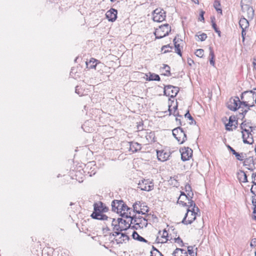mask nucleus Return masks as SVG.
Wrapping results in <instances>:
<instances>
[{
  "instance_id": "1",
  "label": "nucleus",
  "mask_w": 256,
  "mask_h": 256,
  "mask_svg": "<svg viewBox=\"0 0 256 256\" xmlns=\"http://www.w3.org/2000/svg\"><path fill=\"white\" fill-rule=\"evenodd\" d=\"M242 104H243L244 110H241L242 112H240V114H242V118L250 110V107L254 106L256 104V90H252L250 91H246L244 92L241 96Z\"/></svg>"
},
{
  "instance_id": "2",
  "label": "nucleus",
  "mask_w": 256,
  "mask_h": 256,
  "mask_svg": "<svg viewBox=\"0 0 256 256\" xmlns=\"http://www.w3.org/2000/svg\"><path fill=\"white\" fill-rule=\"evenodd\" d=\"M112 210L120 214L122 216L123 212L128 210V207L122 200H114L112 203Z\"/></svg>"
},
{
  "instance_id": "3",
  "label": "nucleus",
  "mask_w": 256,
  "mask_h": 256,
  "mask_svg": "<svg viewBox=\"0 0 256 256\" xmlns=\"http://www.w3.org/2000/svg\"><path fill=\"white\" fill-rule=\"evenodd\" d=\"M227 107L229 110L232 111H236L239 108L244 109L243 104H242V102L238 97L230 98L227 102Z\"/></svg>"
},
{
  "instance_id": "4",
  "label": "nucleus",
  "mask_w": 256,
  "mask_h": 256,
  "mask_svg": "<svg viewBox=\"0 0 256 256\" xmlns=\"http://www.w3.org/2000/svg\"><path fill=\"white\" fill-rule=\"evenodd\" d=\"M197 212L194 208H192L191 210L188 209L182 222L185 224H191L196 218Z\"/></svg>"
},
{
  "instance_id": "5",
  "label": "nucleus",
  "mask_w": 256,
  "mask_h": 256,
  "mask_svg": "<svg viewBox=\"0 0 256 256\" xmlns=\"http://www.w3.org/2000/svg\"><path fill=\"white\" fill-rule=\"evenodd\" d=\"M130 223L134 224L133 228L136 230L145 228L148 225V221L146 218L137 216L134 217V218L130 220Z\"/></svg>"
},
{
  "instance_id": "6",
  "label": "nucleus",
  "mask_w": 256,
  "mask_h": 256,
  "mask_svg": "<svg viewBox=\"0 0 256 256\" xmlns=\"http://www.w3.org/2000/svg\"><path fill=\"white\" fill-rule=\"evenodd\" d=\"M170 32V27L168 24H165L161 26L158 28L156 29L154 35L156 38H162L168 36Z\"/></svg>"
},
{
  "instance_id": "7",
  "label": "nucleus",
  "mask_w": 256,
  "mask_h": 256,
  "mask_svg": "<svg viewBox=\"0 0 256 256\" xmlns=\"http://www.w3.org/2000/svg\"><path fill=\"white\" fill-rule=\"evenodd\" d=\"M172 134L180 144H183L186 140V135L180 127L172 130Z\"/></svg>"
},
{
  "instance_id": "8",
  "label": "nucleus",
  "mask_w": 256,
  "mask_h": 256,
  "mask_svg": "<svg viewBox=\"0 0 256 256\" xmlns=\"http://www.w3.org/2000/svg\"><path fill=\"white\" fill-rule=\"evenodd\" d=\"M243 164L249 170H252L255 168L254 152L250 151L248 152L246 157L243 162Z\"/></svg>"
},
{
  "instance_id": "9",
  "label": "nucleus",
  "mask_w": 256,
  "mask_h": 256,
  "mask_svg": "<svg viewBox=\"0 0 256 256\" xmlns=\"http://www.w3.org/2000/svg\"><path fill=\"white\" fill-rule=\"evenodd\" d=\"M154 184L152 180H142L138 184V188L142 190L150 191L154 189Z\"/></svg>"
},
{
  "instance_id": "10",
  "label": "nucleus",
  "mask_w": 256,
  "mask_h": 256,
  "mask_svg": "<svg viewBox=\"0 0 256 256\" xmlns=\"http://www.w3.org/2000/svg\"><path fill=\"white\" fill-rule=\"evenodd\" d=\"M112 236L114 237V239L118 244L126 242L129 240L128 236L122 232H114L112 234Z\"/></svg>"
},
{
  "instance_id": "11",
  "label": "nucleus",
  "mask_w": 256,
  "mask_h": 256,
  "mask_svg": "<svg viewBox=\"0 0 256 256\" xmlns=\"http://www.w3.org/2000/svg\"><path fill=\"white\" fill-rule=\"evenodd\" d=\"M166 18L165 12L160 8L156 9L153 12V20L156 22H162Z\"/></svg>"
},
{
  "instance_id": "12",
  "label": "nucleus",
  "mask_w": 256,
  "mask_h": 256,
  "mask_svg": "<svg viewBox=\"0 0 256 256\" xmlns=\"http://www.w3.org/2000/svg\"><path fill=\"white\" fill-rule=\"evenodd\" d=\"M244 0H242L240 6L242 11L245 12L246 11L247 16L248 18H252L254 16V10L253 8L248 4H244Z\"/></svg>"
},
{
  "instance_id": "13",
  "label": "nucleus",
  "mask_w": 256,
  "mask_h": 256,
  "mask_svg": "<svg viewBox=\"0 0 256 256\" xmlns=\"http://www.w3.org/2000/svg\"><path fill=\"white\" fill-rule=\"evenodd\" d=\"M179 92V88L171 85H168L164 88V92L166 94H168V96L171 97H175Z\"/></svg>"
},
{
  "instance_id": "14",
  "label": "nucleus",
  "mask_w": 256,
  "mask_h": 256,
  "mask_svg": "<svg viewBox=\"0 0 256 256\" xmlns=\"http://www.w3.org/2000/svg\"><path fill=\"white\" fill-rule=\"evenodd\" d=\"M252 130H244L242 132L243 142L245 144H252L254 142L252 135L251 134Z\"/></svg>"
},
{
  "instance_id": "15",
  "label": "nucleus",
  "mask_w": 256,
  "mask_h": 256,
  "mask_svg": "<svg viewBox=\"0 0 256 256\" xmlns=\"http://www.w3.org/2000/svg\"><path fill=\"white\" fill-rule=\"evenodd\" d=\"M181 152V158L183 161H186L190 159L192 155V150L189 148H184L180 150Z\"/></svg>"
},
{
  "instance_id": "16",
  "label": "nucleus",
  "mask_w": 256,
  "mask_h": 256,
  "mask_svg": "<svg viewBox=\"0 0 256 256\" xmlns=\"http://www.w3.org/2000/svg\"><path fill=\"white\" fill-rule=\"evenodd\" d=\"M237 124L238 122L236 120V117L232 116L229 118L228 122L225 124L226 129L228 131L232 130L233 129L236 128V125Z\"/></svg>"
},
{
  "instance_id": "17",
  "label": "nucleus",
  "mask_w": 256,
  "mask_h": 256,
  "mask_svg": "<svg viewBox=\"0 0 256 256\" xmlns=\"http://www.w3.org/2000/svg\"><path fill=\"white\" fill-rule=\"evenodd\" d=\"M112 225L114 226V232H122L123 230H126L128 228V226H122V224H118L117 220H116L114 218H112Z\"/></svg>"
},
{
  "instance_id": "18",
  "label": "nucleus",
  "mask_w": 256,
  "mask_h": 256,
  "mask_svg": "<svg viewBox=\"0 0 256 256\" xmlns=\"http://www.w3.org/2000/svg\"><path fill=\"white\" fill-rule=\"evenodd\" d=\"M170 156L169 152H164V150L157 151V157L159 160L161 162H165L168 160Z\"/></svg>"
},
{
  "instance_id": "19",
  "label": "nucleus",
  "mask_w": 256,
  "mask_h": 256,
  "mask_svg": "<svg viewBox=\"0 0 256 256\" xmlns=\"http://www.w3.org/2000/svg\"><path fill=\"white\" fill-rule=\"evenodd\" d=\"M118 12L116 10L112 8L106 13V16L109 20L114 22V21L117 17Z\"/></svg>"
},
{
  "instance_id": "20",
  "label": "nucleus",
  "mask_w": 256,
  "mask_h": 256,
  "mask_svg": "<svg viewBox=\"0 0 256 256\" xmlns=\"http://www.w3.org/2000/svg\"><path fill=\"white\" fill-rule=\"evenodd\" d=\"M106 207H104L102 202L96 203L94 204V212L92 213H96V214H100L104 212H106Z\"/></svg>"
},
{
  "instance_id": "21",
  "label": "nucleus",
  "mask_w": 256,
  "mask_h": 256,
  "mask_svg": "<svg viewBox=\"0 0 256 256\" xmlns=\"http://www.w3.org/2000/svg\"><path fill=\"white\" fill-rule=\"evenodd\" d=\"M136 212H134V210H132L131 208H128V210H126L123 212L122 214V216L124 218H128L129 220L134 218V217H136V216L134 214Z\"/></svg>"
},
{
  "instance_id": "22",
  "label": "nucleus",
  "mask_w": 256,
  "mask_h": 256,
  "mask_svg": "<svg viewBox=\"0 0 256 256\" xmlns=\"http://www.w3.org/2000/svg\"><path fill=\"white\" fill-rule=\"evenodd\" d=\"M129 144V150L132 152H136L140 150L142 148L141 144L137 142H130Z\"/></svg>"
},
{
  "instance_id": "23",
  "label": "nucleus",
  "mask_w": 256,
  "mask_h": 256,
  "mask_svg": "<svg viewBox=\"0 0 256 256\" xmlns=\"http://www.w3.org/2000/svg\"><path fill=\"white\" fill-rule=\"evenodd\" d=\"M172 256H188V254L186 250L176 248L173 252Z\"/></svg>"
},
{
  "instance_id": "24",
  "label": "nucleus",
  "mask_w": 256,
  "mask_h": 256,
  "mask_svg": "<svg viewBox=\"0 0 256 256\" xmlns=\"http://www.w3.org/2000/svg\"><path fill=\"white\" fill-rule=\"evenodd\" d=\"M237 177L240 182H248L247 176L242 170H240L237 173Z\"/></svg>"
},
{
  "instance_id": "25",
  "label": "nucleus",
  "mask_w": 256,
  "mask_h": 256,
  "mask_svg": "<svg viewBox=\"0 0 256 256\" xmlns=\"http://www.w3.org/2000/svg\"><path fill=\"white\" fill-rule=\"evenodd\" d=\"M91 216L93 218L99 220H108V219H110V220H112V218H109L108 216L103 214L102 213L100 214H96V213H92L91 215Z\"/></svg>"
},
{
  "instance_id": "26",
  "label": "nucleus",
  "mask_w": 256,
  "mask_h": 256,
  "mask_svg": "<svg viewBox=\"0 0 256 256\" xmlns=\"http://www.w3.org/2000/svg\"><path fill=\"white\" fill-rule=\"evenodd\" d=\"M98 60L92 58L88 62H86V68L89 69L96 68Z\"/></svg>"
},
{
  "instance_id": "27",
  "label": "nucleus",
  "mask_w": 256,
  "mask_h": 256,
  "mask_svg": "<svg viewBox=\"0 0 256 256\" xmlns=\"http://www.w3.org/2000/svg\"><path fill=\"white\" fill-rule=\"evenodd\" d=\"M188 195L186 194L184 192H182L178 198V202L182 206H186V203L184 202V200H188Z\"/></svg>"
},
{
  "instance_id": "28",
  "label": "nucleus",
  "mask_w": 256,
  "mask_h": 256,
  "mask_svg": "<svg viewBox=\"0 0 256 256\" xmlns=\"http://www.w3.org/2000/svg\"><path fill=\"white\" fill-rule=\"evenodd\" d=\"M239 24L242 29H246L249 26V22L246 18H242L240 19Z\"/></svg>"
},
{
  "instance_id": "29",
  "label": "nucleus",
  "mask_w": 256,
  "mask_h": 256,
  "mask_svg": "<svg viewBox=\"0 0 256 256\" xmlns=\"http://www.w3.org/2000/svg\"><path fill=\"white\" fill-rule=\"evenodd\" d=\"M118 223L122 224V226H128V228L130 226L131 224L130 220L128 219V220H124L122 218H118L117 219Z\"/></svg>"
},
{
  "instance_id": "30",
  "label": "nucleus",
  "mask_w": 256,
  "mask_h": 256,
  "mask_svg": "<svg viewBox=\"0 0 256 256\" xmlns=\"http://www.w3.org/2000/svg\"><path fill=\"white\" fill-rule=\"evenodd\" d=\"M209 51H210V54H209V58H210V63L211 65L212 66H214V52L212 50V48L210 46L209 48Z\"/></svg>"
},
{
  "instance_id": "31",
  "label": "nucleus",
  "mask_w": 256,
  "mask_h": 256,
  "mask_svg": "<svg viewBox=\"0 0 256 256\" xmlns=\"http://www.w3.org/2000/svg\"><path fill=\"white\" fill-rule=\"evenodd\" d=\"M132 238L140 242H147L148 240L140 236L136 232L134 231L132 234Z\"/></svg>"
},
{
  "instance_id": "32",
  "label": "nucleus",
  "mask_w": 256,
  "mask_h": 256,
  "mask_svg": "<svg viewBox=\"0 0 256 256\" xmlns=\"http://www.w3.org/2000/svg\"><path fill=\"white\" fill-rule=\"evenodd\" d=\"M247 154H248V152H246H246H241V153L237 152L235 154V156L236 157V158L238 160L240 161H242L244 162V161L245 160V158L246 157Z\"/></svg>"
},
{
  "instance_id": "33",
  "label": "nucleus",
  "mask_w": 256,
  "mask_h": 256,
  "mask_svg": "<svg viewBox=\"0 0 256 256\" xmlns=\"http://www.w3.org/2000/svg\"><path fill=\"white\" fill-rule=\"evenodd\" d=\"M141 207H142V203L140 202H136L133 204V210L134 212H136L138 214H140V210Z\"/></svg>"
},
{
  "instance_id": "34",
  "label": "nucleus",
  "mask_w": 256,
  "mask_h": 256,
  "mask_svg": "<svg viewBox=\"0 0 256 256\" xmlns=\"http://www.w3.org/2000/svg\"><path fill=\"white\" fill-rule=\"evenodd\" d=\"M168 237V232L166 230H163L162 234V240L160 242L158 241V242H161V243L166 242L168 240V238H167Z\"/></svg>"
},
{
  "instance_id": "35",
  "label": "nucleus",
  "mask_w": 256,
  "mask_h": 256,
  "mask_svg": "<svg viewBox=\"0 0 256 256\" xmlns=\"http://www.w3.org/2000/svg\"><path fill=\"white\" fill-rule=\"evenodd\" d=\"M176 39L174 38V48H175V52H176L179 56H182V52H181V48L180 47V44H178L177 42L176 41Z\"/></svg>"
},
{
  "instance_id": "36",
  "label": "nucleus",
  "mask_w": 256,
  "mask_h": 256,
  "mask_svg": "<svg viewBox=\"0 0 256 256\" xmlns=\"http://www.w3.org/2000/svg\"><path fill=\"white\" fill-rule=\"evenodd\" d=\"M162 68L165 70V72L164 74L166 76H170L171 74L170 72V67L167 65L164 64L163 66L162 67Z\"/></svg>"
},
{
  "instance_id": "37",
  "label": "nucleus",
  "mask_w": 256,
  "mask_h": 256,
  "mask_svg": "<svg viewBox=\"0 0 256 256\" xmlns=\"http://www.w3.org/2000/svg\"><path fill=\"white\" fill-rule=\"evenodd\" d=\"M188 202L187 206H188V209H190V208L192 207V208H194L195 209H196V210L197 211L200 210L199 208L198 207L196 206V204L193 200H192L191 199H190L189 198L188 199Z\"/></svg>"
},
{
  "instance_id": "38",
  "label": "nucleus",
  "mask_w": 256,
  "mask_h": 256,
  "mask_svg": "<svg viewBox=\"0 0 256 256\" xmlns=\"http://www.w3.org/2000/svg\"><path fill=\"white\" fill-rule=\"evenodd\" d=\"M148 208L144 204L142 203V207L140 208V214H145L146 213L148 212Z\"/></svg>"
},
{
  "instance_id": "39",
  "label": "nucleus",
  "mask_w": 256,
  "mask_h": 256,
  "mask_svg": "<svg viewBox=\"0 0 256 256\" xmlns=\"http://www.w3.org/2000/svg\"><path fill=\"white\" fill-rule=\"evenodd\" d=\"M147 80H160V77L158 74H150V76L148 78H147Z\"/></svg>"
},
{
  "instance_id": "40",
  "label": "nucleus",
  "mask_w": 256,
  "mask_h": 256,
  "mask_svg": "<svg viewBox=\"0 0 256 256\" xmlns=\"http://www.w3.org/2000/svg\"><path fill=\"white\" fill-rule=\"evenodd\" d=\"M185 190L188 192L187 195L192 198V196H193V193L192 190V188L190 184H187L186 185Z\"/></svg>"
},
{
  "instance_id": "41",
  "label": "nucleus",
  "mask_w": 256,
  "mask_h": 256,
  "mask_svg": "<svg viewBox=\"0 0 256 256\" xmlns=\"http://www.w3.org/2000/svg\"><path fill=\"white\" fill-rule=\"evenodd\" d=\"M242 132H244V130H252V128L251 126H248L246 124L242 122L241 124Z\"/></svg>"
},
{
  "instance_id": "42",
  "label": "nucleus",
  "mask_w": 256,
  "mask_h": 256,
  "mask_svg": "<svg viewBox=\"0 0 256 256\" xmlns=\"http://www.w3.org/2000/svg\"><path fill=\"white\" fill-rule=\"evenodd\" d=\"M204 50L202 49L196 50L195 52L196 55L197 56L200 57V58L202 57V56H204Z\"/></svg>"
},
{
  "instance_id": "43",
  "label": "nucleus",
  "mask_w": 256,
  "mask_h": 256,
  "mask_svg": "<svg viewBox=\"0 0 256 256\" xmlns=\"http://www.w3.org/2000/svg\"><path fill=\"white\" fill-rule=\"evenodd\" d=\"M184 116H185V118H187L190 120H192L190 124H193V122H194V124L196 123V121L194 120L193 118L190 114L189 111H188L187 112L184 114Z\"/></svg>"
},
{
  "instance_id": "44",
  "label": "nucleus",
  "mask_w": 256,
  "mask_h": 256,
  "mask_svg": "<svg viewBox=\"0 0 256 256\" xmlns=\"http://www.w3.org/2000/svg\"><path fill=\"white\" fill-rule=\"evenodd\" d=\"M151 256H163L162 254L156 249L154 248L153 252H151Z\"/></svg>"
},
{
  "instance_id": "45",
  "label": "nucleus",
  "mask_w": 256,
  "mask_h": 256,
  "mask_svg": "<svg viewBox=\"0 0 256 256\" xmlns=\"http://www.w3.org/2000/svg\"><path fill=\"white\" fill-rule=\"evenodd\" d=\"M196 36H198L201 41H204L207 38V35L204 33H202L199 35H196Z\"/></svg>"
},
{
  "instance_id": "46",
  "label": "nucleus",
  "mask_w": 256,
  "mask_h": 256,
  "mask_svg": "<svg viewBox=\"0 0 256 256\" xmlns=\"http://www.w3.org/2000/svg\"><path fill=\"white\" fill-rule=\"evenodd\" d=\"M212 28L214 30V31L218 34V36H220V31L218 28L216 23L213 22L212 24Z\"/></svg>"
},
{
  "instance_id": "47",
  "label": "nucleus",
  "mask_w": 256,
  "mask_h": 256,
  "mask_svg": "<svg viewBox=\"0 0 256 256\" xmlns=\"http://www.w3.org/2000/svg\"><path fill=\"white\" fill-rule=\"evenodd\" d=\"M82 88L79 86H76L75 89V92L80 96H82L83 93L81 92Z\"/></svg>"
},
{
  "instance_id": "48",
  "label": "nucleus",
  "mask_w": 256,
  "mask_h": 256,
  "mask_svg": "<svg viewBox=\"0 0 256 256\" xmlns=\"http://www.w3.org/2000/svg\"><path fill=\"white\" fill-rule=\"evenodd\" d=\"M220 6V3L218 2L215 1L214 3V6L218 12L220 11V13L222 12V10L220 8H218V6Z\"/></svg>"
},
{
  "instance_id": "49",
  "label": "nucleus",
  "mask_w": 256,
  "mask_h": 256,
  "mask_svg": "<svg viewBox=\"0 0 256 256\" xmlns=\"http://www.w3.org/2000/svg\"><path fill=\"white\" fill-rule=\"evenodd\" d=\"M188 253L190 256H194V252L193 250L192 246H188Z\"/></svg>"
},
{
  "instance_id": "50",
  "label": "nucleus",
  "mask_w": 256,
  "mask_h": 256,
  "mask_svg": "<svg viewBox=\"0 0 256 256\" xmlns=\"http://www.w3.org/2000/svg\"><path fill=\"white\" fill-rule=\"evenodd\" d=\"M174 242H175L179 244L180 246H183L182 240L179 237H178V238H175Z\"/></svg>"
},
{
  "instance_id": "51",
  "label": "nucleus",
  "mask_w": 256,
  "mask_h": 256,
  "mask_svg": "<svg viewBox=\"0 0 256 256\" xmlns=\"http://www.w3.org/2000/svg\"><path fill=\"white\" fill-rule=\"evenodd\" d=\"M251 192L256 196V184H253L250 188Z\"/></svg>"
},
{
  "instance_id": "52",
  "label": "nucleus",
  "mask_w": 256,
  "mask_h": 256,
  "mask_svg": "<svg viewBox=\"0 0 256 256\" xmlns=\"http://www.w3.org/2000/svg\"><path fill=\"white\" fill-rule=\"evenodd\" d=\"M252 182L253 184H256V173H252Z\"/></svg>"
},
{
  "instance_id": "53",
  "label": "nucleus",
  "mask_w": 256,
  "mask_h": 256,
  "mask_svg": "<svg viewBox=\"0 0 256 256\" xmlns=\"http://www.w3.org/2000/svg\"><path fill=\"white\" fill-rule=\"evenodd\" d=\"M204 12H200V18H199V20L200 21H204Z\"/></svg>"
},
{
  "instance_id": "54",
  "label": "nucleus",
  "mask_w": 256,
  "mask_h": 256,
  "mask_svg": "<svg viewBox=\"0 0 256 256\" xmlns=\"http://www.w3.org/2000/svg\"><path fill=\"white\" fill-rule=\"evenodd\" d=\"M228 148L230 150V152L232 153V154L234 155L235 156V154L237 153V152H236V150L233 148L230 147V146H228Z\"/></svg>"
},
{
  "instance_id": "55",
  "label": "nucleus",
  "mask_w": 256,
  "mask_h": 256,
  "mask_svg": "<svg viewBox=\"0 0 256 256\" xmlns=\"http://www.w3.org/2000/svg\"><path fill=\"white\" fill-rule=\"evenodd\" d=\"M250 246H256V238H254L252 240L251 243H250Z\"/></svg>"
},
{
  "instance_id": "56",
  "label": "nucleus",
  "mask_w": 256,
  "mask_h": 256,
  "mask_svg": "<svg viewBox=\"0 0 256 256\" xmlns=\"http://www.w3.org/2000/svg\"><path fill=\"white\" fill-rule=\"evenodd\" d=\"M244 30L245 29H242V41L243 42L244 40V36L246 34V32Z\"/></svg>"
},
{
  "instance_id": "57",
  "label": "nucleus",
  "mask_w": 256,
  "mask_h": 256,
  "mask_svg": "<svg viewBox=\"0 0 256 256\" xmlns=\"http://www.w3.org/2000/svg\"><path fill=\"white\" fill-rule=\"evenodd\" d=\"M87 124H88V122H86L84 125L82 126V128L84 129V130L86 132V131H90L89 130H86L85 127L86 126Z\"/></svg>"
},
{
  "instance_id": "58",
  "label": "nucleus",
  "mask_w": 256,
  "mask_h": 256,
  "mask_svg": "<svg viewBox=\"0 0 256 256\" xmlns=\"http://www.w3.org/2000/svg\"><path fill=\"white\" fill-rule=\"evenodd\" d=\"M252 203L254 207H256V197L253 198L252 200Z\"/></svg>"
},
{
  "instance_id": "59",
  "label": "nucleus",
  "mask_w": 256,
  "mask_h": 256,
  "mask_svg": "<svg viewBox=\"0 0 256 256\" xmlns=\"http://www.w3.org/2000/svg\"><path fill=\"white\" fill-rule=\"evenodd\" d=\"M253 213L254 218L255 220H256V207H254Z\"/></svg>"
},
{
  "instance_id": "60",
  "label": "nucleus",
  "mask_w": 256,
  "mask_h": 256,
  "mask_svg": "<svg viewBox=\"0 0 256 256\" xmlns=\"http://www.w3.org/2000/svg\"><path fill=\"white\" fill-rule=\"evenodd\" d=\"M172 48V47H171V46H170L169 44H168V45H166V46H163L162 47V50H164V49H166V48Z\"/></svg>"
},
{
  "instance_id": "61",
  "label": "nucleus",
  "mask_w": 256,
  "mask_h": 256,
  "mask_svg": "<svg viewBox=\"0 0 256 256\" xmlns=\"http://www.w3.org/2000/svg\"><path fill=\"white\" fill-rule=\"evenodd\" d=\"M188 63L190 65L192 64V63L194 62V61L192 60H191L190 58L188 59Z\"/></svg>"
},
{
  "instance_id": "62",
  "label": "nucleus",
  "mask_w": 256,
  "mask_h": 256,
  "mask_svg": "<svg viewBox=\"0 0 256 256\" xmlns=\"http://www.w3.org/2000/svg\"><path fill=\"white\" fill-rule=\"evenodd\" d=\"M253 64H254V68L255 70H256V60H254V62H253Z\"/></svg>"
},
{
  "instance_id": "63",
  "label": "nucleus",
  "mask_w": 256,
  "mask_h": 256,
  "mask_svg": "<svg viewBox=\"0 0 256 256\" xmlns=\"http://www.w3.org/2000/svg\"><path fill=\"white\" fill-rule=\"evenodd\" d=\"M168 110L170 112V114H172V110L170 108V106H169Z\"/></svg>"
},
{
  "instance_id": "64",
  "label": "nucleus",
  "mask_w": 256,
  "mask_h": 256,
  "mask_svg": "<svg viewBox=\"0 0 256 256\" xmlns=\"http://www.w3.org/2000/svg\"><path fill=\"white\" fill-rule=\"evenodd\" d=\"M194 1V2H195L196 4H198V0H192Z\"/></svg>"
}]
</instances>
